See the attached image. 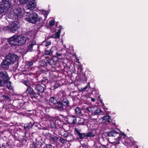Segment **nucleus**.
Returning <instances> with one entry per match:
<instances>
[{
  "instance_id": "f257e3e1",
  "label": "nucleus",
  "mask_w": 148,
  "mask_h": 148,
  "mask_svg": "<svg viewBox=\"0 0 148 148\" xmlns=\"http://www.w3.org/2000/svg\"><path fill=\"white\" fill-rule=\"evenodd\" d=\"M50 103L55 108L58 110H63L65 108H71L70 100L65 96L54 95L50 97L49 99Z\"/></svg>"
},
{
  "instance_id": "f03ea898",
  "label": "nucleus",
  "mask_w": 148,
  "mask_h": 148,
  "mask_svg": "<svg viewBox=\"0 0 148 148\" xmlns=\"http://www.w3.org/2000/svg\"><path fill=\"white\" fill-rule=\"evenodd\" d=\"M43 16L44 18L43 19V18L41 16H40L38 14L35 12H27L25 15L26 17L25 18V20L32 24H35L37 22H39L38 26L40 28L44 24V21L46 20L47 17L48 13L45 11L42 13Z\"/></svg>"
},
{
  "instance_id": "7ed1b4c3",
  "label": "nucleus",
  "mask_w": 148,
  "mask_h": 148,
  "mask_svg": "<svg viewBox=\"0 0 148 148\" xmlns=\"http://www.w3.org/2000/svg\"><path fill=\"white\" fill-rule=\"evenodd\" d=\"M75 134L78 136L75 138H73L72 140H68V142H73L79 140L80 139L83 140L87 139L89 137H94L95 135L91 132H89L87 133L81 132V130L76 128L74 129Z\"/></svg>"
},
{
  "instance_id": "20e7f679",
  "label": "nucleus",
  "mask_w": 148,
  "mask_h": 148,
  "mask_svg": "<svg viewBox=\"0 0 148 148\" xmlns=\"http://www.w3.org/2000/svg\"><path fill=\"white\" fill-rule=\"evenodd\" d=\"M11 4L10 0H3L0 2V14L4 13L10 8Z\"/></svg>"
},
{
  "instance_id": "39448f33",
  "label": "nucleus",
  "mask_w": 148,
  "mask_h": 148,
  "mask_svg": "<svg viewBox=\"0 0 148 148\" xmlns=\"http://www.w3.org/2000/svg\"><path fill=\"white\" fill-rule=\"evenodd\" d=\"M10 79V78L7 72H0V87H4Z\"/></svg>"
},
{
  "instance_id": "423d86ee",
  "label": "nucleus",
  "mask_w": 148,
  "mask_h": 148,
  "mask_svg": "<svg viewBox=\"0 0 148 148\" xmlns=\"http://www.w3.org/2000/svg\"><path fill=\"white\" fill-rule=\"evenodd\" d=\"M32 84L30 85V86L27 87L25 92L27 94L28 96H31L32 99L33 98L37 99L38 96L40 95L39 93L36 92L31 86Z\"/></svg>"
},
{
  "instance_id": "0eeeda50",
  "label": "nucleus",
  "mask_w": 148,
  "mask_h": 148,
  "mask_svg": "<svg viewBox=\"0 0 148 148\" xmlns=\"http://www.w3.org/2000/svg\"><path fill=\"white\" fill-rule=\"evenodd\" d=\"M22 10L21 8L18 7L16 8H15L14 10V12L13 13V16H12L11 14V15L9 17L11 18H15V19L17 21H19L21 20L22 17L21 13Z\"/></svg>"
},
{
  "instance_id": "6e6552de",
  "label": "nucleus",
  "mask_w": 148,
  "mask_h": 148,
  "mask_svg": "<svg viewBox=\"0 0 148 148\" xmlns=\"http://www.w3.org/2000/svg\"><path fill=\"white\" fill-rule=\"evenodd\" d=\"M20 27V25L18 22L17 21L12 22L10 24L9 27V29L11 32L12 33H14Z\"/></svg>"
},
{
  "instance_id": "1a4fd4ad",
  "label": "nucleus",
  "mask_w": 148,
  "mask_h": 148,
  "mask_svg": "<svg viewBox=\"0 0 148 148\" xmlns=\"http://www.w3.org/2000/svg\"><path fill=\"white\" fill-rule=\"evenodd\" d=\"M17 57L16 55L14 53H10L6 55L5 58L10 62V64H13L14 62H16Z\"/></svg>"
},
{
  "instance_id": "9d476101",
  "label": "nucleus",
  "mask_w": 148,
  "mask_h": 148,
  "mask_svg": "<svg viewBox=\"0 0 148 148\" xmlns=\"http://www.w3.org/2000/svg\"><path fill=\"white\" fill-rule=\"evenodd\" d=\"M56 52V47L53 46L50 49L46 48L44 51L43 55L44 56L48 55L53 56V54H55Z\"/></svg>"
},
{
  "instance_id": "9b49d317",
  "label": "nucleus",
  "mask_w": 148,
  "mask_h": 148,
  "mask_svg": "<svg viewBox=\"0 0 148 148\" xmlns=\"http://www.w3.org/2000/svg\"><path fill=\"white\" fill-rule=\"evenodd\" d=\"M31 86L38 93L42 92L44 91V87L39 84L33 82Z\"/></svg>"
},
{
  "instance_id": "f8f14e48",
  "label": "nucleus",
  "mask_w": 148,
  "mask_h": 148,
  "mask_svg": "<svg viewBox=\"0 0 148 148\" xmlns=\"http://www.w3.org/2000/svg\"><path fill=\"white\" fill-rule=\"evenodd\" d=\"M13 106L18 109H21L24 104L23 101L21 99H16L13 101Z\"/></svg>"
},
{
  "instance_id": "ddd939ff",
  "label": "nucleus",
  "mask_w": 148,
  "mask_h": 148,
  "mask_svg": "<svg viewBox=\"0 0 148 148\" xmlns=\"http://www.w3.org/2000/svg\"><path fill=\"white\" fill-rule=\"evenodd\" d=\"M67 122L71 124H75L77 122L76 117L73 115H69L67 116Z\"/></svg>"
},
{
  "instance_id": "4468645a",
  "label": "nucleus",
  "mask_w": 148,
  "mask_h": 148,
  "mask_svg": "<svg viewBox=\"0 0 148 148\" xmlns=\"http://www.w3.org/2000/svg\"><path fill=\"white\" fill-rule=\"evenodd\" d=\"M78 70L79 71V73L81 76L80 77L81 79L82 80L83 82H86L87 80V78H88L89 77V76L87 77V75L86 76V73H87L88 72L85 73L83 75V73L82 72L83 69L82 67L80 66L78 67Z\"/></svg>"
},
{
  "instance_id": "2eb2a0df",
  "label": "nucleus",
  "mask_w": 148,
  "mask_h": 148,
  "mask_svg": "<svg viewBox=\"0 0 148 148\" xmlns=\"http://www.w3.org/2000/svg\"><path fill=\"white\" fill-rule=\"evenodd\" d=\"M17 36L16 35H14L8 39V42L11 45H17Z\"/></svg>"
},
{
  "instance_id": "dca6fc26",
  "label": "nucleus",
  "mask_w": 148,
  "mask_h": 148,
  "mask_svg": "<svg viewBox=\"0 0 148 148\" xmlns=\"http://www.w3.org/2000/svg\"><path fill=\"white\" fill-rule=\"evenodd\" d=\"M47 136L50 138V139L54 143H56L57 142L59 138L57 136V135L56 134L54 133L53 134L48 133Z\"/></svg>"
},
{
  "instance_id": "f3484780",
  "label": "nucleus",
  "mask_w": 148,
  "mask_h": 148,
  "mask_svg": "<svg viewBox=\"0 0 148 148\" xmlns=\"http://www.w3.org/2000/svg\"><path fill=\"white\" fill-rule=\"evenodd\" d=\"M17 43L18 45H22L26 42L27 39L23 36H17Z\"/></svg>"
},
{
  "instance_id": "a211bd4d",
  "label": "nucleus",
  "mask_w": 148,
  "mask_h": 148,
  "mask_svg": "<svg viewBox=\"0 0 148 148\" xmlns=\"http://www.w3.org/2000/svg\"><path fill=\"white\" fill-rule=\"evenodd\" d=\"M10 64V62L5 58L3 61L2 62L1 66L4 69H8L9 68V66Z\"/></svg>"
},
{
  "instance_id": "6ab92c4d",
  "label": "nucleus",
  "mask_w": 148,
  "mask_h": 148,
  "mask_svg": "<svg viewBox=\"0 0 148 148\" xmlns=\"http://www.w3.org/2000/svg\"><path fill=\"white\" fill-rule=\"evenodd\" d=\"M47 60L48 64L52 66L55 65L58 61L57 58L53 56L50 59H48Z\"/></svg>"
},
{
  "instance_id": "aec40b11",
  "label": "nucleus",
  "mask_w": 148,
  "mask_h": 148,
  "mask_svg": "<svg viewBox=\"0 0 148 148\" xmlns=\"http://www.w3.org/2000/svg\"><path fill=\"white\" fill-rule=\"evenodd\" d=\"M36 45L34 42L31 41L28 44L27 47V48L26 51H25V53H26L28 52H32L33 50V47L34 45Z\"/></svg>"
},
{
  "instance_id": "412c9836",
  "label": "nucleus",
  "mask_w": 148,
  "mask_h": 148,
  "mask_svg": "<svg viewBox=\"0 0 148 148\" xmlns=\"http://www.w3.org/2000/svg\"><path fill=\"white\" fill-rule=\"evenodd\" d=\"M61 86L60 82L59 81H56L53 82L51 84V89L54 90Z\"/></svg>"
},
{
  "instance_id": "4be33fe9",
  "label": "nucleus",
  "mask_w": 148,
  "mask_h": 148,
  "mask_svg": "<svg viewBox=\"0 0 148 148\" xmlns=\"http://www.w3.org/2000/svg\"><path fill=\"white\" fill-rule=\"evenodd\" d=\"M106 134L109 137H115L117 136V135H119V133L114 130H110L106 132Z\"/></svg>"
},
{
  "instance_id": "5701e85b",
  "label": "nucleus",
  "mask_w": 148,
  "mask_h": 148,
  "mask_svg": "<svg viewBox=\"0 0 148 148\" xmlns=\"http://www.w3.org/2000/svg\"><path fill=\"white\" fill-rule=\"evenodd\" d=\"M36 142L35 144L36 148H45V145L43 144V142L42 139H40V141H38L36 139Z\"/></svg>"
},
{
  "instance_id": "b1692460",
  "label": "nucleus",
  "mask_w": 148,
  "mask_h": 148,
  "mask_svg": "<svg viewBox=\"0 0 148 148\" xmlns=\"http://www.w3.org/2000/svg\"><path fill=\"white\" fill-rule=\"evenodd\" d=\"M62 62L64 68H70V62L69 60L66 59H63Z\"/></svg>"
},
{
  "instance_id": "393cba45",
  "label": "nucleus",
  "mask_w": 148,
  "mask_h": 148,
  "mask_svg": "<svg viewBox=\"0 0 148 148\" xmlns=\"http://www.w3.org/2000/svg\"><path fill=\"white\" fill-rule=\"evenodd\" d=\"M48 62L47 59H45L41 60L39 62V65L42 67H46L48 65Z\"/></svg>"
},
{
  "instance_id": "a878e982",
  "label": "nucleus",
  "mask_w": 148,
  "mask_h": 148,
  "mask_svg": "<svg viewBox=\"0 0 148 148\" xmlns=\"http://www.w3.org/2000/svg\"><path fill=\"white\" fill-rule=\"evenodd\" d=\"M32 127V122L31 121L28 123H25L24 125V129L27 131H29Z\"/></svg>"
},
{
  "instance_id": "bb28decb",
  "label": "nucleus",
  "mask_w": 148,
  "mask_h": 148,
  "mask_svg": "<svg viewBox=\"0 0 148 148\" xmlns=\"http://www.w3.org/2000/svg\"><path fill=\"white\" fill-rule=\"evenodd\" d=\"M56 52L55 54H53V56L56 57L58 59H58H62V54L58 52V49L56 47Z\"/></svg>"
},
{
  "instance_id": "cd10ccee",
  "label": "nucleus",
  "mask_w": 148,
  "mask_h": 148,
  "mask_svg": "<svg viewBox=\"0 0 148 148\" xmlns=\"http://www.w3.org/2000/svg\"><path fill=\"white\" fill-rule=\"evenodd\" d=\"M103 120L105 121V122H108V123H110L111 120V117L108 114H106L102 118Z\"/></svg>"
},
{
  "instance_id": "c85d7f7f",
  "label": "nucleus",
  "mask_w": 148,
  "mask_h": 148,
  "mask_svg": "<svg viewBox=\"0 0 148 148\" xmlns=\"http://www.w3.org/2000/svg\"><path fill=\"white\" fill-rule=\"evenodd\" d=\"M60 31H58L57 32H56L55 34H52L50 38L59 39L60 37Z\"/></svg>"
},
{
  "instance_id": "c756f323",
  "label": "nucleus",
  "mask_w": 148,
  "mask_h": 148,
  "mask_svg": "<svg viewBox=\"0 0 148 148\" xmlns=\"http://www.w3.org/2000/svg\"><path fill=\"white\" fill-rule=\"evenodd\" d=\"M126 136V134L125 133L121 132L120 134L119 133V135H117V137L116 138H115V139H116L118 141H119L123 137V138H124Z\"/></svg>"
},
{
  "instance_id": "7c9ffc66",
  "label": "nucleus",
  "mask_w": 148,
  "mask_h": 148,
  "mask_svg": "<svg viewBox=\"0 0 148 148\" xmlns=\"http://www.w3.org/2000/svg\"><path fill=\"white\" fill-rule=\"evenodd\" d=\"M63 117L64 116L63 115L60 114L59 116L55 117L53 119L55 120V121H63Z\"/></svg>"
},
{
  "instance_id": "2f4dec72",
  "label": "nucleus",
  "mask_w": 148,
  "mask_h": 148,
  "mask_svg": "<svg viewBox=\"0 0 148 148\" xmlns=\"http://www.w3.org/2000/svg\"><path fill=\"white\" fill-rule=\"evenodd\" d=\"M41 82L42 84L45 86L48 84L49 80L47 77H43V79L41 80Z\"/></svg>"
},
{
  "instance_id": "473e14b6",
  "label": "nucleus",
  "mask_w": 148,
  "mask_h": 148,
  "mask_svg": "<svg viewBox=\"0 0 148 148\" xmlns=\"http://www.w3.org/2000/svg\"><path fill=\"white\" fill-rule=\"evenodd\" d=\"M27 7L28 9H29L31 10H34L36 6V4H27Z\"/></svg>"
},
{
  "instance_id": "72a5a7b5",
  "label": "nucleus",
  "mask_w": 148,
  "mask_h": 148,
  "mask_svg": "<svg viewBox=\"0 0 148 148\" xmlns=\"http://www.w3.org/2000/svg\"><path fill=\"white\" fill-rule=\"evenodd\" d=\"M75 111L76 114L79 116H82V110L79 107H77L75 109Z\"/></svg>"
},
{
  "instance_id": "f704fd0d",
  "label": "nucleus",
  "mask_w": 148,
  "mask_h": 148,
  "mask_svg": "<svg viewBox=\"0 0 148 148\" xmlns=\"http://www.w3.org/2000/svg\"><path fill=\"white\" fill-rule=\"evenodd\" d=\"M95 109H96V107H90L89 108H88V112L90 113L92 115H93Z\"/></svg>"
},
{
  "instance_id": "c9c22d12",
  "label": "nucleus",
  "mask_w": 148,
  "mask_h": 148,
  "mask_svg": "<svg viewBox=\"0 0 148 148\" xmlns=\"http://www.w3.org/2000/svg\"><path fill=\"white\" fill-rule=\"evenodd\" d=\"M102 112L100 108L96 107V109H95V110L93 115H98Z\"/></svg>"
},
{
  "instance_id": "e433bc0d",
  "label": "nucleus",
  "mask_w": 148,
  "mask_h": 148,
  "mask_svg": "<svg viewBox=\"0 0 148 148\" xmlns=\"http://www.w3.org/2000/svg\"><path fill=\"white\" fill-rule=\"evenodd\" d=\"M85 120L84 118H81L78 122V124L79 125H85Z\"/></svg>"
},
{
  "instance_id": "4c0bfd02",
  "label": "nucleus",
  "mask_w": 148,
  "mask_h": 148,
  "mask_svg": "<svg viewBox=\"0 0 148 148\" xmlns=\"http://www.w3.org/2000/svg\"><path fill=\"white\" fill-rule=\"evenodd\" d=\"M71 140V139H70V140ZM68 140H69V139L67 140L66 139L64 138H62L61 137H60V142L61 143H62L63 144H65L66 143V141H68Z\"/></svg>"
},
{
  "instance_id": "58836bf2",
  "label": "nucleus",
  "mask_w": 148,
  "mask_h": 148,
  "mask_svg": "<svg viewBox=\"0 0 148 148\" xmlns=\"http://www.w3.org/2000/svg\"><path fill=\"white\" fill-rule=\"evenodd\" d=\"M50 126L52 128H56V126L55 122L54 121H50Z\"/></svg>"
},
{
  "instance_id": "ea45409f",
  "label": "nucleus",
  "mask_w": 148,
  "mask_h": 148,
  "mask_svg": "<svg viewBox=\"0 0 148 148\" xmlns=\"http://www.w3.org/2000/svg\"><path fill=\"white\" fill-rule=\"evenodd\" d=\"M10 144L7 142L5 143H3L1 145V147L2 148H8V147H9Z\"/></svg>"
},
{
  "instance_id": "a19ab883",
  "label": "nucleus",
  "mask_w": 148,
  "mask_h": 148,
  "mask_svg": "<svg viewBox=\"0 0 148 148\" xmlns=\"http://www.w3.org/2000/svg\"><path fill=\"white\" fill-rule=\"evenodd\" d=\"M2 97L4 99L9 101L11 100V99L10 97L8 96V95H2Z\"/></svg>"
},
{
  "instance_id": "79ce46f5",
  "label": "nucleus",
  "mask_w": 148,
  "mask_h": 148,
  "mask_svg": "<svg viewBox=\"0 0 148 148\" xmlns=\"http://www.w3.org/2000/svg\"><path fill=\"white\" fill-rule=\"evenodd\" d=\"M45 117L46 118V119H48L49 121H52V119H53V118L51 116L49 115L48 114H46V115L45 116Z\"/></svg>"
},
{
  "instance_id": "37998d69",
  "label": "nucleus",
  "mask_w": 148,
  "mask_h": 148,
  "mask_svg": "<svg viewBox=\"0 0 148 148\" xmlns=\"http://www.w3.org/2000/svg\"><path fill=\"white\" fill-rule=\"evenodd\" d=\"M117 141H118L116 142H114L110 143V145H110V146H112V145H114L115 147V146H117L116 145L119 143V141L117 140Z\"/></svg>"
},
{
  "instance_id": "c03bdc74",
  "label": "nucleus",
  "mask_w": 148,
  "mask_h": 148,
  "mask_svg": "<svg viewBox=\"0 0 148 148\" xmlns=\"http://www.w3.org/2000/svg\"><path fill=\"white\" fill-rule=\"evenodd\" d=\"M35 1V0H27V3H28L27 4H36Z\"/></svg>"
},
{
  "instance_id": "a18cd8bd",
  "label": "nucleus",
  "mask_w": 148,
  "mask_h": 148,
  "mask_svg": "<svg viewBox=\"0 0 148 148\" xmlns=\"http://www.w3.org/2000/svg\"><path fill=\"white\" fill-rule=\"evenodd\" d=\"M55 22L53 20H51L49 21V24L51 26H53Z\"/></svg>"
},
{
  "instance_id": "49530a36",
  "label": "nucleus",
  "mask_w": 148,
  "mask_h": 148,
  "mask_svg": "<svg viewBox=\"0 0 148 148\" xmlns=\"http://www.w3.org/2000/svg\"><path fill=\"white\" fill-rule=\"evenodd\" d=\"M21 4H25L26 3H27V0H18Z\"/></svg>"
},
{
  "instance_id": "de8ad7c7",
  "label": "nucleus",
  "mask_w": 148,
  "mask_h": 148,
  "mask_svg": "<svg viewBox=\"0 0 148 148\" xmlns=\"http://www.w3.org/2000/svg\"><path fill=\"white\" fill-rule=\"evenodd\" d=\"M23 84L26 85L27 87L30 86V85L29 84V82L28 81H24L23 82Z\"/></svg>"
},
{
  "instance_id": "09e8293b",
  "label": "nucleus",
  "mask_w": 148,
  "mask_h": 148,
  "mask_svg": "<svg viewBox=\"0 0 148 148\" xmlns=\"http://www.w3.org/2000/svg\"><path fill=\"white\" fill-rule=\"evenodd\" d=\"M55 123H57V124L59 126H62V124H63V121H55Z\"/></svg>"
},
{
  "instance_id": "8fccbe9b",
  "label": "nucleus",
  "mask_w": 148,
  "mask_h": 148,
  "mask_svg": "<svg viewBox=\"0 0 148 148\" xmlns=\"http://www.w3.org/2000/svg\"><path fill=\"white\" fill-rule=\"evenodd\" d=\"M11 81H9V83H8L7 85V86L9 89L11 90L12 89V86L11 85Z\"/></svg>"
},
{
  "instance_id": "3c124183",
  "label": "nucleus",
  "mask_w": 148,
  "mask_h": 148,
  "mask_svg": "<svg viewBox=\"0 0 148 148\" xmlns=\"http://www.w3.org/2000/svg\"><path fill=\"white\" fill-rule=\"evenodd\" d=\"M51 44V42L50 41H47L46 42L45 46L46 47L50 45Z\"/></svg>"
},
{
  "instance_id": "603ef678",
  "label": "nucleus",
  "mask_w": 148,
  "mask_h": 148,
  "mask_svg": "<svg viewBox=\"0 0 148 148\" xmlns=\"http://www.w3.org/2000/svg\"><path fill=\"white\" fill-rule=\"evenodd\" d=\"M33 63L32 61H29L27 64V65L28 66H32L33 65Z\"/></svg>"
},
{
  "instance_id": "864d4df0",
  "label": "nucleus",
  "mask_w": 148,
  "mask_h": 148,
  "mask_svg": "<svg viewBox=\"0 0 148 148\" xmlns=\"http://www.w3.org/2000/svg\"><path fill=\"white\" fill-rule=\"evenodd\" d=\"M68 133L66 132L65 133H64L62 136L64 138H66L68 136Z\"/></svg>"
},
{
  "instance_id": "5fc2aeb1",
  "label": "nucleus",
  "mask_w": 148,
  "mask_h": 148,
  "mask_svg": "<svg viewBox=\"0 0 148 148\" xmlns=\"http://www.w3.org/2000/svg\"><path fill=\"white\" fill-rule=\"evenodd\" d=\"M129 140H130V141L131 142V143L133 145H134L135 143V142L133 140V138H130Z\"/></svg>"
},
{
  "instance_id": "6e6d98bb",
  "label": "nucleus",
  "mask_w": 148,
  "mask_h": 148,
  "mask_svg": "<svg viewBox=\"0 0 148 148\" xmlns=\"http://www.w3.org/2000/svg\"><path fill=\"white\" fill-rule=\"evenodd\" d=\"M32 124L33 125V127H37L38 125V123H35L34 122L32 121Z\"/></svg>"
},
{
  "instance_id": "4d7b16f0",
  "label": "nucleus",
  "mask_w": 148,
  "mask_h": 148,
  "mask_svg": "<svg viewBox=\"0 0 148 148\" xmlns=\"http://www.w3.org/2000/svg\"><path fill=\"white\" fill-rule=\"evenodd\" d=\"M58 28L59 29L58 30V31H60V33H61V31L62 30V27L61 25H60L58 27Z\"/></svg>"
},
{
  "instance_id": "13d9d810",
  "label": "nucleus",
  "mask_w": 148,
  "mask_h": 148,
  "mask_svg": "<svg viewBox=\"0 0 148 148\" xmlns=\"http://www.w3.org/2000/svg\"><path fill=\"white\" fill-rule=\"evenodd\" d=\"M4 59H2L1 57H0V65L2 64V62L3 61Z\"/></svg>"
},
{
  "instance_id": "bf43d9fd",
  "label": "nucleus",
  "mask_w": 148,
  "mask_h": 148,
  "mask_svg": "<svg viewBox=\"0 0 148 148\" xmlns=\"http://www.w3.org/2000/svg\"><path fill=\"white\" fill-rule=\"evenodd\" d=\"M108 109L106 108H104V110L106 112L108 113V114H109L110 113V112L109 111H106V110H108Z\"/></svg>"
},
{
  "instance_id": "052dcab7",
  "label": "nucleus",
  "mask_w": 148,
  "mask_h": 148,
  "mask_svg": "<svg viewBox=\"0 0 148 148\" xmlns=\"http://www.w3.org/2000/svg\"><path fill=\"white\" fill-rule=\"evenodd\" d=\"M91 101L93 102H94L95 101V99L94 98H92L91 99Z\"/></svg>"
},
{
  "instance_id": "680f3d73",
  "label": "nucleus",
  "mask_w": 148,
  "mask_h": 148,
  "mask_svg": "<svg viewBox=\"0 0 148 148\" xmlns=\"http://www.w3.org/2000/svg\"><path fill=\"white\" fill-rule=\"evenodd\" d=\"M89 108H90V107H87L86 108H85V109H86V111H87L88 112V109Z\"/></svg>"
},
{
  "instance_id": "e2e57ef3",
  "label": "nucleus",
  "mask_w": 148,
  "mask_h": 148,
  "mask_svg": "<svg viewBox=\"0 0 148 148\" xmlns=\"http://www.w3.org/2000/svg\"><path fill=\"white\" fill-rule=\"evenodd\" d=\"M134 147H132L133 148H138V147L137 145H136V146L135 147L134 146Z\"/></svg>"
},
{
  "instance_id": "0e129e2a",
  "label": "nucleus",
  "mask_w": 148,
  "mask_h": 148,
  "mask_svg": "<svg viewBox=\"0 0 148 148\" xmlns=\"http://www.w3.org/2000/svg\"><path fill=\"white\" fill-rule=\"evenodd\" d=\"M99 101L101 103V104H103V101L102 99H101Z\"/></svg>"
},
{
  "instance_id": "69168bd1",
  "label": "nucleus",
  "mask_w": 148,
  "mask_h": 148,
  "mask_svg": "<svg viewBox=\"0 0 148 148\" xmlns=\"http://www.w3.org/2000/svg\"><path fill=\"white\" fill-rule=\"evenodd\" d=\"M98 99L99 101H100V100L101 99L100 96H99L98 97Z\"/></svg>"
},
{
  "instance_id": "338daca9",
  "label": "nucleus",
  "mask_w": 148,
  "mask_h": 148,
  "mask_svg": "<svg viewBox=\"0 0 148 148\" xmlns=\"http://www.w3.org/2000/svg\"><path fill=\"white\" fill-rule=\"evenodd\" d=\"M102 105L103 106V109L104 110V108H106V106H104V103H103Z\"/></svg>"
},
{
  "instance_id": "774afa93",
  "label": "nucleus",
  "mask_w": 148,
  "mask_h": 148,
  "mask_svg": "<svg viewBox=\"0 0 148 148\" xmlns=\"http://www.w3.org/2000/svg\"><path fill=\"white\" fill-rule=\"evenodd\" d=\"M53 69H52V70L53 71H56V70H55V68H53Z\"/></svg>"
}]
</instances>
